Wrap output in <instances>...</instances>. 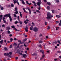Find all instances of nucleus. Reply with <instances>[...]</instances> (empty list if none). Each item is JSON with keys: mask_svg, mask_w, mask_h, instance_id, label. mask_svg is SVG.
Listing matches in <instances>:
<instances>
[{"mask_svg": "<svg viewBox=\"0 0 61 61\" xmlns=\"http://www.w3.org/2000/svg\"><path fill=\"white\" fill-rule=\"evenodd\" d=\"M10 14H7L6 15H5L4 16V17H6L7 16V17H9V18H10V22H11L12 21V19L11 17V16L10 15Z\"/></svg>", "mask_w": 61, "mask_h": 61, "instance_id": "2", "label": "nucleus"}, {"mask_svg": "<svg viewBox=\"0 0 61 61\" xmlns=\"http://www.w3.org/2000/svg\"><path fill=\"white\" fill-rule=\"evenodd\" d=\"M3 43V40H2L1 41H0V43L2 44Z\"/></svg>", "mask_w": 61, "mask_h": 61, "instance_id": "12", "label": "nucleus"}, {"mask_svg": "<svg viewBox=\"0 0 61 61\" xmlns=\"http://www.w3.org/2000/svg\"><path fill=\"white\" fill-rule=\"evenodd\" d=\"M3 21H4V23H6V21H5V20H3Z\"/></svg>", "mask_w": 61, "mask_h": 61, "instance_id": "44", "label": "nucleus"}, {"mask_svg": "<svg viewBox=\"0 0 61 61\" xmlns=\"http://www.w3.org/2000/svg\"><path fill=\"white\" fill-rule=\"evenodd\" d=\"M15 11H16V12H15V13L16 14H18V11H17V8L16 7L15 8Z\"/></svg>", "mask_w": 61, "mask_h": 61, "instance_id": "6", "label": "nucleus"}, {"mask_svg": "<svg viewBox=\"0 0 61 61\" xmlns=\"http://www.w3.org/2000/svg\"><path fill=\"white\" fill-rule=\"evenodd\" d=\"M57 52L58 53H61V52L59 51H58Z\"/></svg>", "mask_w": 61, "mask_h": 61, "instance_id": "52", "label": "nucleus"}, {"mask_svg": "<svg viewBox=\"0 0 61 61\" xmlns=\"http://www.w3.org/2000/svg\"><path fill=\"white\" fill-rule=\"evenodd\" d=\"M33 30L35 32H36L38 31V28L36 27L34 28L33 29Z\"/></svg>", "mask_w": 61, "mask_h": 61, "instance_id": "5", "label": "nucleus"}, {"mask_svg": "<svg viewBox=\"0 0 61 61\" xmlns=\"http://www.w3.org/2000/svg\"><path fill=\"white\" fill-rule=\"evenodd\" d=\"M11 27L12 28H15V27L14 26H11Z\"/></svg>", "mask_w": 61, "mask_h": 61, "instance_id": "25", "label": "nucleus"}, {"mask_svg": "<svg viewBox=\"0 0 61 61\" xmlns=\"http://www.w3.org/2000/svg\"><path fill=\"white\" fill-rule=\"evenodd\" d=\"M4 9V8L2 7H1V10H3Z\"/></svg>", "mask_w": 61, "mask_h": 61, "instance_id": "56", "label": "nucleus"}, {"mask_svg": "<svg viewBox=\"0 0 61 61\" xmlns=\"http://www.w3.org/2000/svg\"><path fill=\"white\" fill-rule=\"evenodd\" d=\"M22 3L23 5H25V2L23 0H22Z\"/></svg>", "mask_w": 61, "mask_h": 61, "instance_id": "16", "label": "nucleus"}, {"mask_svg": "<svg viewBox=\"0 0 61 61\" xmlns=\"http://www.w3.org/2000/svg\"><path fill=\"white\" fill-rule=\"evenodd\" d=\"M47 17H46V18L47 19H49L50 20L51 19V17H52L53 16V15H51L50 14V13L49 12H48L47 15Z\"/></svg>", "mask_w": 61, "mask_h": 61, "instance_id": "1", "label": "nucleus"}, {"mask_svg": "<svg viewBox=\"0 0 61 61\" xmlns=\"http://www.w3.org/2000/svg\"><path fill=\"white\" fill-rule=\"evenodd\" d=\"M14 17H16V15L15 14H14Z\"/></svg>", "mask_w": 61, "mask_h": 61, "instance_id": "37", "label": "nucleus"}, {"mask_svg": "<svg viewBox=\"0 0 61 61\" xmlns=\"http://www.w3.org/2000/svg\"><path fill=\"white\" fill-rule=\"evenodd\" d=\"M55 61H57V59H54Z\"/></svg>", "mask_w": 61, "mask_h": 61, "instance_id": "53", "label": "nucleus"}, {"mask_svg": "<svg viewBox=\"0 0 61 61\" xmlns=\"http://www.w3.org/2000/svg\"><path fill=\"white\" fill-rule=\"evenodd\" d=\"M50 28V27H49V26H48L47 28V29L48 30V29H49Z\"/></svg>", "mask_w": 61, "mask_h": 61, "instance_id": "34", "label": "nucleus"}, {"mask_svg": "<svg viewBox=\"0 0 61 61\" xmlns=\"http://www.w3.org/2000/svg\"><path fill=\"white\" fill-rule=\"evenodd\" d=\"M47 8L49 10V9H50V7H49V6H48L47 7Z\"/></svg>", "mask_w": 61, "mask_h": 61, "instance_id": "32", "label": "nucleus"}, {"mask_svg": "<svg viewBox=\"0 0 61 61\" xmlns=\"http://www.w3.org/2000/svg\"><path fill=\"white\" fill-rule=\"evenodd\" d=\"M32 56H36V53H34L32 54Z\"/></svg>", "mask_w": 61, "mask_h": 61, "instance_id": "22", "label": "nucleus"}, {"mask_svg": "<svg viewBox=\"0 0 61 61\" xmlns=\"http://www.w3.org/2000/svg\"><path fill=\"white\" fill-rule=\"evenodd\" d=\"M10 29V27H8L6 28V29L7 30H8L9 29Z\"/></svg>", "mask_w": 61, "mask_h": 61, "instance_id": "13", "label": "nucleus"}, {"mask_svg": "<svg viewBox=\"0 0 61 61\" xmlns=\"http://www.w3.org/2000/svg\"><path fill=\"white\" fill-rule=\"evenodd\" d=\"M45 55H43L42 56V58H44V57H45Z\"/></svg>", "mask_w": 61, "mask_h": 61, "instance_id": "31", "label": "nucleus"}, {"mask_svg": "<svg viewBox=\"0 0 61 61\" xmlns=\"http://www.w3.org/2000/svg\"><path fill=\"white\" fill-rule=\"evenodd\" d=\"M40 52H42V54H43L44 53V51H43V50H41L40 51Z\"/></svg>", "mask_w": 61, "mask_h": 61, "instance_id": "21", "label": "nucleus"}, {"mask_svg": "<svg viewBox=\"0 0 61 61\" xmlns=\"http://www.w3.org/2000/svg\"><path fill=\"white\" fill-rule=\"evenodd\" d=\"M28 9L29 12L30 14V15H31V10L29 9V8H27Z\"/></svg>", "mask_w": 61, "mask_h": 61, "instance_id": "9", "label": "nucleus"}, {"mask_svg": "<svg viewBox=\"0 0 61 61\" xmlns=\"http://www.w3.org/2000/svg\"><path fill=\"white\" fill-rule=\"evenodd\" d=\"M33 25H32L31 26V27L30 28V30H33Z\"/></svg>", "mask_w": 61, "mask_h": 61, "instance_id": "17", "label": "nucleus"}, {"mask_svg": "<svg viewBox=\"0 0 61 61\" xmlns=\"http://www.w3.org/2000/svg\"><path fill=\"white\" fill-rule=\"evenodd\" d=\"M47 53H49V51H47Z\"/></svg>", "mask_w": 61, "mask_h": 61, "instance_id": "64", "label": "nucleus"}, {"mask_svg": "<svg viewBox=\"0 0 61 61\" xmlns=\"http://www.w3.org/2000/svg\"><path fill=\"white\" fill-rule=\"evenodd\" d=\"M19 22H20L19 23H20V24H22V21H20V20H19Z\"/></svg>", "mask_w": 61, "mask_h": 61, "instance_id": "28", "label": "nucleus"}, {"mask_svg": "<svg viewBox=\"0 0 61 61\" xmlns=\"http://www.w3.org/2000/svg\"><path fill=\"white\" fill-rule=\"evenodd\" d=\"M12 45H11L10 46V48H12Z\"/></svg>", "mask_w": 61, "mask_h": 61, "instance_id": "47", "label": "nucleus"}, {"mask_svg": "<svg viewBox=\"0 0 61 61\" xmlns=\"http://www.w3.org/2000/svg\"><path fill=\"white\" fill-rule=\"evenodd\" d=\"M27 56L25 54H24L23 55V57L24 58H26L27 57Z\"/></svg>", "mask_w": 61, "mask_h": 61, "instance_id": "7", "label": "nucleus"}, {"mask_svg": "<svg viewBox=\"0 0 61 61\" xmlns=\"http://www.w3.org/2000/svg\"><path fill=\"white\" fill-rule=\"evenodd\" d=\"M32 24L33 25H35V23L33 22H32Z\"/></svg>", "mask_w": 61, "mask_h": 61, "instance_id": "46", "label": "nucleus"}, {"mask_svg": "<svg viewBox=\"0 0 61 61\" xmlns=\"http://www.w3.org/2000/svg\"><path fill=\"white\" fill-rule=\"evenodd\" d=\"M13 1L14 2V4H15L16 3H17V2H18V0H14Z\"/></svg>", "mask_w": 61, "mask_h": 61, "instance_id": "11", "label": "nucleus"}, {"mask_svg": "<svg viewBox=\"0 0 61 61\" xmlns=\"http://www.w3.org/2000/svg\"><path fill=\"white\" fill-rule=\"evenodd\" d=\"M4 55L5 56H7L9 55H12V52H10L9 53V54H8L7 53H5Z\"/></svg>", "mask_w": 61, "mask_h": 61, "instance_id": "4", "label": "nucleus"}, {"mask_svg": "<svg viewBox=\"0 0 61 61\" xmlns=\"http://www.w3.org/2000/svg\"><path fill=\"white\" fill-rule=\"evenodd\" d=\"M19 12L20 16H21V17H22V14H21V12L20 11Z\"/></svg>", "mask_w": 61, "mask_h": 61, "instance_id": "19", "label": "nucleus"}, {"mask_svg": "<svg viewBox=\"0 0 61 61\" xmlns=\"http://www.w3.org/2000/svg\"><path fill=\"white\" fill-rule=\"evenodd\" d=\"M26 3L27 4H28L29 3H28V2L27 1H26Z\"/></svg>", "mask_w": 61, "mask_h": 61, "instance_id": "36", "label": "nucleus"}, {"mask_svg": "<svg viewBox=\"0 0 61 61\" xmlns=\"http://www.w3.org/2000/svg\"><path fill=\"white\" fill-rule=\"evenodd\" d=\"M36 12H39V13H40V12L39 11V10H36Z\"/></svg>", "mask_w": 61, "mask_h": 61, "instance_id": "50", "label": "nucleus"}, {"mask_svg": "<svg viewBox=\"0 0 61 61\" xmlns=\"http://www.w3.org/2000/svg\"><path fill=\"white\" fill-rule=\"evenodd\" d=\"M9 36H12V34H10L9 35Z\"/></svg>", "mask_w": 61, "mask_h": 61, "instance_id": "60", "label": "nucleus"}, {"mask_svg": "<svg viewBox=\"0 0 61 61\" xmlns=\"http://www.w3.org/2000/svg\"><path fill=\"white\" fill-rule=\"evenodd\" d=\"M17 23H18V22L17 21H16L15 22V24H16Z\"/></svg>", "mask_w": 61, "mask_h": 61, "instance_id": "48", "label": "nucleus"}, {"mask_svg": "<svg viewBox=\"0 0 61 61\" xmlns=\"http://www.w3.org/2000/svg\"><path fill=\"white\" fill-rule=\"evenodd\" d=\"M42 42L43 41H39V43H42Z\"/></svg>", "mask_w": 61, "mask_h": 61, "instance_id": "40", "label": "nucleus"}, {"mask_svg": "<svg viewBox=\"0 0 61 61\" xmlns=\"http://www.w3.org/2000/svg\"><path fill=\"white\" fill-rule=\"evenodd\" d=\"M25 30L26 32H28V27L26 26V27L25 28Z\"/></svg>", "mask_w": 61, "mask_h": 61, "instance_id": "8", "label": "nucleus"}, {"mask_svg": "<svg viewBox=\"0 0 61 61\" xmlns=\"http://www.w3.org/2000/svg\"><path fill=\"white\" fill-rule=\"evenodd\" d=\"M26 40H27V39H26V38L24 40V41L25 42V41H26Z\"/></svg>", "mask_w": 61, "mask_h": 61, "instance_id": "33", "label": "nucleus"}, {"mask_svg": "<svg viewBox=\"0 0 61 61\" xmlns=\"http://www.w3.org/2000/svg\"><path fill=\"white\" fill-rule=\"evenodd\" d=\"M58 28H59V27H58L57 28H56V30H58Z\"/></svg>", "mask_w": 61, "mask_h": 61, "instance_id": "41", "label": "nucleus"}, {"mask_svg": "<svg viewBox=\"0 0 61 61\" xmlns=\"http://www.w3.org/2000/svg\"><path fill=\"white\" fill-rule=\"evenodd\" d=\"M46 38H48V36H46Z\"/></svg>", "mask_w": 61, "mask_h": 61, "instance_id": "59", "label": "nucleus"}, {"mask_svg": "<svg viewBox=\"0 0 61 61\" xmlns=\"http://www.w3.org/2000/svg\"><path fill=\"white\" fill-rule=\"evenodd\" d=\"M59 25H60V26H61V24L60 23H59Z\"/></svg>", "mask_w": 61, "mask_h": 61, "instance_id": "57", "label": "nucleus"}, {"mask_svg": "<svg viewBox=\"0 0 61 61\" xmlns=\"http://www.w3.org/2000/svg\"><path fill=\"white\" fill-rule=\"evenodd\" d=\"M13 45L15 46H17V44L16 43H15L13 44Z\"/></svg>", "mask_w": 61, "mask_h": 61, "instance_id": "15", "label": "nucleus"}, {"mask_svg": "<svg viewBox=\"0 0 61 61\" xmlns=\"http://www.w3.org/2000/svg\"><path fill=\"white\" fill-rule=\"evenodd\" d=\"M32 2L34 4H36V2H35V1H33Z\"/></svg>", "mask_w": 61, "mask_h": 61, "instance_id": "45", "label": "nucleus"}, {"mask_svg": "<svg viewBox=\"0 0 61 61\" xmlns=\"http://www.w3.org/2000/svg\"><path fill=\"white\" fill-rule=\"evenodd\" d=\"M14 29L15 31H17V29L15 28Z\"/></svg>", "mask_w": 61, "mask_h": 61, "instance_id": "51", "label": "nucleus"}, {"mask_svg": "<svg viewBox=\"0 0 61 61\" xmlns=\"http://www.w3.org/2000/svg\"><path fill=\"white\" fill-rule=\"evenodd\" d=\"M4 49L5 50H7V48H6V47H4Z\"/></svg>", "mask_w": 61, "mask_h": 61, "instance_id": "23", "label": "nucleus"}, {"mask_svg": "<svg viewBox=\"0 0 61 61\" xmlns=\"http://www.w3.org/2000/svg\"><path fill=\"white\" fill-rule=\"evenodd\" d=\"M57 42H58V43L60 44V42L58 40L57 41Z\"/></svg>", "mask_w": 61, "mask_h": 61, "instance_id": "24", "label": "nucleus"}, {"mask_svg": "<svg viewBox=\"0 0 61 61\" xmlns=\"http://www.w3.org/2000/svg\"><path fill=\"white\" fill-rule=\"evenodd\" d=\"M5 17L3 18V21L4 20H5Z\"/></svg>", "mask_w": 61, "mask_h": 61, "instance_id": "55", "label": "nucleus"}, {"mask_svg": "<svg viewBox=\"0 0 61 61\" xmlns=\"http://www.w3.org/2000/svg\"><path fill=\"white\" fill-rule=\"evenodd\" d=\"M45 25H47V23L46 22H45Z\"/></svg>", "mask_w": 61, "mask_h": 61, "instance_id": "58", "label": "nucleus"}, {"mask_svg": "<svg viewBox=\"0 0 61 61\" xmlns=\"http://www.w3.org/2000/svg\"><path fill=\"white\" fill-rule=\"evenodd\" d=\"M56 2H59V0H56Z\"/></svg>", "mask_w": 61, "mask_h": 61, "instance_id": "42", "label": "nucleus"}, {"mask_svg": "<svg viewBox=\"0 0 61 61\" xmlns=\"http://www.w3.org/2000/svg\"><path fill=\"white\" fill-rule=\"evenodd\" d=\"M15 59L16 60H17L18 59V57H16Z\"/></svg>", "mask_w": 61, "mask_h": 61, "instance_id": "62", "label": "nucleus"}, {"mask_svg": "<svg viewBox=\"0 0 61 61\" xmlns=\"http://www.w3.org/2000/svg\"><path fill=\"white\" fill-rule=\"evenodd\" d=\"M10 41H12L13 40V39L12 38H11L10 39Z\"/></svg>", "mask_w": 61, "mask_h": 61, "instance_id": "54", "label": "nucleus"}, {"mask_svg": "<svg viewBox=\"0 0 61 61\" xmlns=\"http://www.w3.org/2000/svg\"><path fill=\"white\" fill-rule=\"evenodd\" d=\"M7 33L8 34H10V32L9 30H8L7 31Z\"/></svg>", "mask_w": 61, "mask_h": 61, "instance_id": "30", "label": "nucleus"}, {"mask_svg": "<svg viewBox=\"0 0 61 61\" xmlns=\"http://www.w3.org/2000/svg\"><path fill=\"white\" fill-rule=\"evenodd\" d=\"M47 4L49 5H51L50 3L49 2H47Z\"/></svg>", "mask_w": 61, "mask_h": 61, "instance_id": "27", "label": "nucleus"}, {"mask_svg": "<svg viewBox=\"0 0 61 61\" xmlns=\"http://www.w3.org/2000/svg\"><path fill=\"white\" fill-rule=\"evenodd\" d=\"M20 45V43H19L18 44V46H17V48H19V45Z\"/></svg>", "mask_w": 61, "mask_h": 61, "instance_id": "26", "label": "nucleus"}, {"mask_svg": "<svg viewBox=\"0 0 61 61\" xmlns=\"http://www.w3.org/2000/svg\"><path fill=\"white\" fill-rule=\"evenodd\" d=\"M56 24H58V23H59V22L58 21H56Z\"/></svg>", "mask_w": 61, "mask_h": 61, "instance_id": "39", "label": "nucleus"}, {"mask_svg": "<svg viewBox=\"0 0 61 61\" xmlns=\"http://www.w3.org/2000/svg\"><path fill=\"white\" fill-rule=\"evenodd\" d=\"M14 40H15H15H16V38H15L14 39Z\"/></svg>", "mask_w": 61, "mask_h": 61, "instance_id": "61", "label": "nucleus"}, {"mask_svg": "<svg viewBox=\"0 0 61 61\" xmlns=\"http://www.w3.org/2000/svg\"><path fill=\"white\" fill-rule=\"evenodd\" d=\"M23 9L24 12H25V13H27L28 12L27 11H25V9L24 8H23Z\"/></svg>", "mask_w": 61, "mask_h": 61, "instance_id": "14", "label": "nucleus"}, {"mask_svg": "<svg viewBox=\"0 0 61 61\" xmlns=\"http://www.w3.org/2000/svg\"><path fill=\"white\" fill-rule=\"evenodd\" d=\"M32 4V3H30L28 4V5H31Z\"/></svg>", "mask_w": 61, "mask_h": 61, "instance_id": "49", "label": "nucleus"}, {"mask_svg": "<svg viewBox=\"0 0 61 61\" xmlns=\"http://www.w3.org/2000/svg\"><path fill=\"white\" fill-rule=\"evenodd\" d=\"M56 16L57 17H58V18H60V17H61V16L58 15H56Z\"/></svg>", "mask_w": 61, "mask_h": 61, "instance_id": "20", "label": "nucleus"}, {"mask_svg": "<svg viewBox=\"0 0 61 61\" xmlns=\"http://www.w3.org/2000/svg\"><path fill=\"white\" fill-rule=\"evenodd\" d=\"M0 22H1V20H2V17H3V15H0Z\"/></svg>", "mask_w": 61, "mask_h": 61, "instance_id": "10", "label": "nucleus"}, {"mask_svg": "<svg viewBox=\"0 0 61 61\" xmlns=\"http://www.w3.org/2000/svg\"><path fill=\"white\" fill-rule=\"evenodd\" d=\"M39 48H41V45H39Z\"/></svg>", "mask_w": 61, "mask_h": 61, "instance_id": "43", "label": "nucleus"}, {"mask_svg": "<svg viewBox=\"0 0 61 61\" xmlns=\"http://www.w3.org/2000/svg\"><path fill=\"white\" fill-rule=\"evenodd\" d=\"M38 1H40V2H37V5H38L40 7L38 8V9L39 10H40L41 8H40V5L41 4V0H38Z\"/></svg>", "mask_w": 61, "mask_h": 61, "instance_id": "3", "label": "nucleus"}, {"mask_svg": "<svg viewBox=\"0 0 61 61\" xmlns=\"http://www.w3.org/2000/svg\"><path fill=\"white\" fill-rule=\"evenodd\" d=\"M18 20H19V21H20V20H19V16H18Z\"/></svg>", "mask_w": 61, "mask_h": 61, "instance_id": "29", "label": "nucleus"}, {"mask_svg": "<svg viewBox=\"0 0 61 61\" xmlns=\"http://www.w3.org/2000/svg\"><path fill=\"white\" fill-rule=\"evenodd\" d=\"M24 23H25V24H27V23H28V22L27 21H26V20H25L24 21Z\"/></svg>", "mask_w": 61, "mask_h": 61, "instance_id": "18", "label": "nucleus"}, {"mask_svg": "<svg viewBox=\"0 0 61 61\" xmlns=\"http://www.w3.org/2000/svg\"><path fill=\"white\" fill-rule=\"evenodd\" d=\"M44 1L45 2H46V0H44Z\"/></svg>", "mask_w": 61, "mask_h": 61, "instance_id": "63", "label": "nucleus"}, {"mask_svg": "<svg viewBox=\"0 0 61 61\" xmlns=\"http://www.w3.org/2000/svg\"><path fill=\"white\" fill-rule=\"evenodd\" d=\"M12 7H14V5L13 4H11V5Z\"/></svg>", "mask_w": 61, "mask_h": 61, "instance_id": "35", "label": "nucleus"}, {"mask_svg": "<svg viewBox=\"0 0 61 61\" xmlns=\"http://www.w3.org/2000/svg\"><path fill=\"white\" fill-rule=\"evenodd\" d=\"M5 25H2V27H4V28L5 27Z\"/></svg>", "mask_w": 61, "mask_h": 61, "instance_id": "38", "label": "nucleus"}]
</instances>
